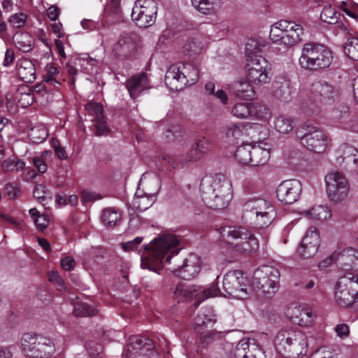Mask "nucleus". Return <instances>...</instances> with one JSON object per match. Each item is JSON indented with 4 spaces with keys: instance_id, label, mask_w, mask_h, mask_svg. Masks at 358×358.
<instances>
[{
    "instance_id": "nucleus-50",
    "label": "nucleus",
    "mask_w": 358,
    "mask_h": 358,
    "mask_svg": "<svg viewBox=\"0 0 358 358\" xmlns=\"http://www.w3.org/2000/svg\"><path fill=\"white\" fill-rule=\"evenodd\" d=\"M34 196L41 203L47 202L48 200L51 199L45 186L42 184L36 185Z\"/></svg>"
},
{
    "instance_id": "nucleus-57",
    "label": "nucleus",
    "mask_w": 358,
    "mask_h": 358,
    "mask_svg": "<svg viewBox=\"0 0 358 358\" xmlns=\"http://www.w3.org/2000/svg\"><path fill=\"white\" fill-rule=\"evenodd\" d=\"M203 156L210 149V143L205 137L199 138L193 145Z\"/></svg>"
},
{
    "instance_id": "nucleus-35",
    "label": "nucleus",
    "mask_w": 358,
    "mask_h": 358,
    "mask_svg": "<svg viewBox=\"0 0 358 358\" xmlns=\"http://www.w3.org/2000/svg\"><path fill=\"white\" fill-rule=\"evenodd\" d=\"M265 47L264 41H260L255 38H250L245 45V59L246 62L250 59H255L259 57H262L260 54Z\"/></svg>"
},
{
    "instance_id": "nucleus-8",
    "label": "nucleus",
    "mask_w": 358,
    "mask_h": 358,
    "mask_svg": "<svg viewBox=\"0 0 358 358\" xmlns=\"http://www.w3.org/2000/svg\"><path fill=\"white\" fill-rule=\"evenodd\" d=\"M334 301L341 307H350L358 301V275L341 277L334 287Z\"/></svg>"
},
{
    "instance_id": "nucleus-39",
    "label": "nucleus",
    "mask_w": 358,
    "mask_h": 358,
    "mask_svg": "<svg viewBox=\"0 0 358 358\" xmlns=\"http://www.w3.org/2000/svg\"><path fill=\"white\" fill-rule=\"evenodd\" d=\"M251 83L246 81H240L235 87V95L241 99H251L254 96V90L251 86Z\"/></svg>"
},
{
    "instance_id": "nucleus-38",
    "label": "nucleus",
    "mask_w": 358,
    "mask_h": 358,
    "mask_svg": "<svg viewBox=\"0 0 358 358\" xmlns=\"http://www.w3.org/2000/svg\"><path fill=\"white\" fill-rule=\"evenodd\" d=\"M251 109L252 119L268 121L272 117L270 110L262 104L252 103Z\"/></svg>"
},
{
    "instance_id": "nucleus-23",
    "label": "nucleus",
    "mask_w": 358,
    "mask_h": 358,
    "mask_svg": "<svg viewBox=\"0 0 358 358\" xmlns=\"http://www.w3.org/2000/svg\"><path fill=\"white\" fill-rule=\"evenodd\" d=\"M201 268V258L196 255H190L184 261L182 267L178 268V275L184 280H191L197 275Z\"/></svg>"
},
{
    "instance_id": "nucleus-25",
    "label": "nucleus",
    "mask_w": 358,
    "mask_h": 358,
    "mask_svg": "<svg viewBox=\"0 0 358 358\" xmlns=\"http://www.w3.org/2000/svg\"><path fill=\"white\" fill-rule=\"evenodd\" d=\"M126 87L133 99H136L144 90L151 87L148 76L144 73L128 79Z\"/></svg>"
},
{
    "instance_id": "nucleus-60",
    "label": "nucleus",
    "mask_w": 358,
    "mask_h": 358,
    "mask_svg": "<svg viewBox=\"0 0 358 358\" xmlns=\"http://www.w3.org/2000/svg\"><path fill=\"white\" fill-rule=\"evenodd\" d=\"M343 10L350 17L358 19V4L354 3L352 6L347 5L345 1H342Z\"/></svg>"
},
{
    "instance_id": "nucleus-11",
    "label": "nucleus",
    "mask_w": 358,
    "mask_h": 358,
    "mask_svg": "<svg viewBox=\"0 0 358 358\" xmlns=\"http://www.w3.org/2000/svg\"><path fill=\"white\" fill-rule=\"evenodd\" d=\"M222 286L227 294L238 299H246L252 292L248 280L238 270L230 271L224 275Z\"/></svg>"
},
{
    "instance_id": "nucleus-46",
    "label": "nucleus",
    "mask_w": 358,
    "mask_h": 358,
    "mask_svg": "<svg viewBox=\"0 0 358 358\" xmlns=\"http://www.w3.org/2000/svg\"><path fill=\"white\" fill-rule=\"evenodd\" d=\"M96 308L85 303H78L74 306L73 313L76 316L87 317L96 313Z\"/></svg>"
},
{
    "instance_id": "nucleus-12",
    "label": "nucleus",
    "mask_w": 358,
    "mask_h": 358,
    "mask_svg": "<svg viewBox=\"0 0 358 358\" xmlns=\"http://www.w3.org/2000/svg\"><path fill=\"white\" fill-rule=\"evenodd\" d=\"M326 191L333 201H341L345 199L350 192V186L345 175L335 171L328 173L324 178Z\"/></svg>"
},
{
    "instance_id": "nucleus-15",
    "label": "nucleus",
    "mask_w": 358,
    "mask_h": 358,
    "mask_svg": "<svg viewBox=\"0 0 358 358\" xmlns=\"http://www.w3.org/2000/svg\"><path fill=\"white\" fill-rule=\"evenodd\" d=\"M219 293L220 289L216 284H212L208 288L202 289L195 285L180 283L175 289L174 296L178 301L194 298L196 300V306H199L202 301L209 297L217 296Z\"/></svg>"
},
{
    "instance_id": "nucleus-6",
    "label": "nucleus",
    "mask_w": 358,
    "mask_h": 358,
    "mask_svg": "<svg viewBox=\"0 0 358 358\" xmlns=\"http://www.w3.org/2000/svg\"><path fill=\"white\" fill-rule=\"evenodd\" d=\"M199 78L197 69L190 63H178L167 70L164 81L171 90H181L192 85Z\"/></svg>"
},
{
    "instance_id": "nucleus-36",
    "label": "nucleus",
    "mask_w": 358,
    "mask_h": 358,
    "mask_svg": "<svg viewBox=\"0 0 358 358\" xmlns=\"http://www.w3.org/2000/svg\"><path fill=\"white\" fill-rule=\"evenodd\" d=\"M121 217V213L116 208H107L102 211L101 220L106 226H116L120 222Z\"/></svg>"
},
{
    "instance_id": "nucleus-48",
    "label": "nucleus",
    "mask_w": 358,
    "mask_h": 358,
    "mask_svg": "<svg viewBox=\"0 0 358 358\" xmlns=\"http://www.w3.org/2000/svg\"><path fill=\"white\" fill-rule=\"evenodd\" d=\"M85 110L90 116L94 118H99L103 115V106L101 103L89 101L85 105Z\"/></svg>"
},
{
    "instance_id": "nucleus-1",
    "label": "nucleus",
    "mask_w": 358,
    "mask_h": 358,
    "mask_svg": "<svg viewBox=\"0 0 358 358\" xmlns=\"http://www.w3.org/2000/svg\"><path fill=\"white\" fill-rule=\"evenodd\" d=\"M178 243V238L173 234H164L155 238L144 248L141 255V267L155 271L157 267L164 263L170 264L171 257L179 253Z\"/></svg>"
},
{
    "instance_id": "nucleus-9",
    "label": "nucleus",
    "mask_w": 358,
    "mask_h": 358,
    "mask_svg": "<svg viewBox=\"0 0 358 358\" xmlns=\"http://www.w3.org/2000/svg\"><path fill=\"white\" fill-rule=\"evenodd\" d=\"M280 273L278 268L268 265L258 268L254 272L253 284L266 298H271L279 288Z\"/></svg>"
},
{
    "instance_id": "nucleus-10",
    "label": "nucleus",
    "mask_w": 358,
    "mask_h": 358,
    "mask_svg": "<svg viewBox=\"0 0 358 358\" xmlns=\"http://www.w3.org/2000/svg\"><path fill=\"white\" fill-rule=\"evenodd\" d=\"M227 239L234 244L237 252L244 255L255 253L259 249V241L255 234L243 227H230Z\"/></svg>"
},
{
    "instance_id": "nucleus-37",
    "label": "nucleus",
    "mask_w": 358,
    "mask_h": 358,
    "mask_svg": "<svg viewBox=\"0 0 358 358\" xmlns=\"http://www.w3.org/2000/svg\"><path fill=\"white\" fill-rule=\"evenodd\" d=\"M252 103L237 102L231 108V114L238 119H250Z\"/></svg>"
},
{
    "instance_id": "nucleus-31",
    "label": "nucleus",
    "mask_w": 358,
    "mask_h": 358,
    "mask_svg": "<svg viewBox=\"0 0 358 358\" xmlns=\"http://www.w3.org/2000/svg\"><path fill=\"white\" fill-rule=\"evenodd\" d=\"M301 214L306 218L324 221L331 217V210L324 205H314L301 210Z\"/></svg>"
},
{
    "instance_id": "nucleus-20",
    "label": "nucleus",
    "mask_w": 358,
    "mask_h": 358,
    "mask_svg": "<svg viewBox=\"0 0 358 358\" xmlns=\"http://www.w3.org/2000/svg\"><path fill=\"white\" fill-rule=\"evenodd\" d=\"M298 136L301 140V143L314 152L322 153L327 149V136L315 127L309 128L302 136Z\"/></svg>"
},
{
    "instance_id": "nucleus-30",
    "label": "nucleus",
    "mask_w": 358,
    "mask_h": 358,
    "mask_svg": "<svg viewBox=\"0 0 358 358\" xmlns=\"http://www.w3.org/2000/svg\"><path fill=\"white\" fill-rule=\"evenodd\" d=\"M288 28L287 36H285V40L287 41L285 49L292 48L301 43L304 35L303 27L299 23L290 20Z\"/></svg>"
},
{
    "instance_id": "nucleus-21",
    "label": "nucleus",
    "mask_w": 358,
    "mask_h": 358,
    "mask_svg": "<svg viewBox=\"0 0 358 358\" xmlns=\"http://www.w3.org/2000/svg\"><path fill=\"white\" fill-rule=\"evenodd\" d=\"M310 90L315 101L322 103H331L338 95V91L334 86L322 80L313 83Z\"/></svg>"
},
{
    "instance_id": "nucleus-3",
    "label": "nucleus",
    "mask_w": 358,
    "mask_h": 358,
    "mask_svg": "<svg viewBox=\"0 0 358 358\" xmlns=\"http://www.w3.org/2000/svg\"><path fill=\"white\" fill-rule=\"evenodd\" d=\"M275 217L273 206L264 199L253 196L247 199L243 206V220L259 228L269 226Z\"/></svg>"
},
{
    "instance_id": "nucleus-51",
    "label": "nucleus",
    "mask_w": 358,
    "mask_h": 358,
    "mask_svg": "<svg viewBox=\"0 0 358 358\" xmlns=\"http://www.w3.org/2000/svg\"><path fill=\"white\" fill-rule=\"evenodd\" d=\"M308 336L307 348L308 346L314 348L321 344L324 340V334L322 331H313L309 332Z\"/></svg>"
},
{
    "instance_id": "nucleus-19",
    "label": "nucleus",
    "mask_w": 358,
    "mask_h": 358,
    "mask_svg": "<svg viewBox=\"0 0 358 358\" xmlns=\"http://www.w3.org/2000/svg\"><path fill=\"white\" fill-rule=\"evenodd\" d=\"M301 192V185L296 180H287L280 182L276 189V196L280 202L290 205L295 203Z\"/></svg>"
},
{
    "instance_id": "nucleus-64",
    "label": "nucleus",
    "mask_w": 358,
    "mask_h": 358,
    "mask_svg": "<svg viewBox=\"0 0 358 358\" xmlns=\"http://www.w3.org/2000/svg\"><path fill=\"white\" fill-rule=\"evenodd\" d=\"M34 222L38 229L43 230L49 223V220L45 215H40L34 219Z\"/></svg>"
},
{
    "instance_id": "nucleus-42",
    "label": "nucleus",
    "mask_w": 358,
    "mask_h": 358,
    "mask_svg": "<svg viewBox=\"0 0 358 358\" xmlns=\"http://www.w3.org/2000/svg\"><path fill=\"white\" fill-rule=\"evenodd\" d=\"M250 150L251 144H243L236 149L235 157L243 164L251 165Z\"/></svg>"
},
{
    "instance_id": "nucleus-4",
    "label": "nucleus",
    "mask_w": 358,
    "mask_h": 358,
    "mask_svg": "<svg viewBox=\"0 0 358 358\" xmlns=\"http://www.w3.org/2000/svg\"><path fill=\"white\" fill-rule=\"evenodd\" d=\"M333 53L326 46L314 43H306L299 59L302 69L317 71L329 68L333 62Z\"/></svg>"
},
{
    "instance_id": "nucleus-40",
    "label": "nucleus",
    "mask_w": 358,
    "mask_h": 358,
    "mask_svg": "<svg viewBox=\"0 0 358 358\" xmlns=\"http://www.w3.org/2000/svg\"><path fill=\"white\" fill-rule=\"evenodd\" d=\"M29 136L34 143L38 144L47 138L48 133L45 125L40 124L31 129Z\"/></svg>"
},
{
    "instance_id": "nucleus-26",
    "label": "nucleus",
    "mask_w": 358,
    "mask_h": 358,
    "mask_svg": "<svg viewBox=\"0 0 358 358\" xmlns=\"http://www.w3.org/2000/svg\"><path fill=\"white\" fill-rule=\"evenodd\" d=\"M290 20H281L270 27L269 38L275 44L286 48L285 36H287Z\"/></svg>"
},
{
    "instance_id": "nucleus-53",
    "label": "nucleus",
    "mask_w": 358,
    "mask_h": 358,
    "mask_svg": "<svg viewBox=\"0 0 358 358\" xmlns=\"http://www.w3.org/2000/svg\"><path fill=\"white\" fill-rule=\"evenodd\" d=\"M244 127V123L243 122L231 124L227 128V136L228 137L238 138L242 135Z\"/></svg>"
},
{
    "instance_id": "nucleus-17",
    "label": "nucleus",
    "mask_w": 358,
    "mask_h": 358,
    "mask_svg": "<svg viewBox=\"0 0 358 358\" xmlns=\"http://www.w3.org/2000/svg\"><path fill=\"white\" fill-rule=\"evenodd\" d=\"M287 318L294 324L302 327L312 326L316 319L313 309L305 305L289 306L285 313Z\"/></svg>"
},
{
    "instance_id": "nucleus-5",
    "label": "nucleus",
    "mask_w": 358,
    "mask_h": 358,
    "mask_svg": "<svg viewBox=\"0 0 358 358\" xmlns=\"http://www.w3.org/2000/svg\"><path fill=\"white\" fill-rule=\"evenodd\" d=\"M307 343V335L295 327L281 329L274 338L275 348L280 353L288 352L297 355L305 354Z\"/></svg>"
},
{
    "instance_id": "nucleus-61",
    "label": "nucleus",
    "mask_w": 358,
    "mask_h": 358,
    "mask_svg": "<svg viewBox=\"0 0 358 358\" xmlns=\"http://www.w3.org/2000/svg\"><path fill=\"white\" fill-rule=\"evenodd\" d=\"M18 99V103L21 107H27L34 102V96L31 92L20 94V96Z\"/></svg>"
},
{
    "instance_id": "nucleus-43",
    "label": "nucleus",
    "mask_w": 358,
    "mask_h": 358,
    "mask_svg": "<svg viewBox=\"0 0 358 358\" xmlns=\"http://www.w3.org/2000/svg\"><path fill=\"white\" fill-rule=\"evenodd\" d=\"M2 170L3 172H14L22 171L25 167V163L17 159H8L2 162Z\"/></svg>"
},
{
    "instance_id": "nucleus-55",
    "label": "nucleus",
    "mask_w": 358,
    "mask_h": 358,
    "mask_svg": "<svg viewBox=\"0 0 358 358\" xmlns=\"http://www.w3.org/2000/svg\"><path fill=\"white\" fill-rule=\"evenodd\" d=\"M48 279L50 282L54 284L59 291L65 289V286L63 280L59 276L58 272L50 271L48 273Z\"/></svg>"
},
{
    "instance_id": "nucleus-45",
    "label": "nucleus",
    "mask_w": 358,
    "mask_h": 358,
    "mask_svg": "<svg viewBox=\"0 0 358 358\" xmlns=\"http://www.w3.org/2000/svg\"><path fill=\"white\" fill-rule=\"evenodd\" d=\"M344 50L351 59L358 61V38H349L344 45Z\"/></svg>"
},
{
    "instance_id": "nucleus-47",
    "label": "nucleus",
    "mask_w": 358,
    "mask_h": 358,
    "mask_svg": "<svg viewBox=\"0 0 358 358\" xmlns=\"http://www.w3.org/2000/svg\"><path fill=\"white\" fill-rule=\"evenodd\" d=\"M340 14L331 6L325 7L323 8L320 17L321 20L328 24H336Z\"/></svg>"
},
{
    "instance_id": "nucleus-13",
    "label": "nucleus",
    "mask_w": 358,
    "mask_h": 358,
    "mask_svg": "<svg viewBox=\"0 0 358 358\" xmlns=\"http://www.w3.org/2000/svg\"><path fill=\"white\" fill-rule=\"evenodd\" d=\"M157 4L154 0H137L131 12L132 20L139 27L151 26L156 20Z\"/></svg>"
},
{
    "instance_id": "nucleus-2",
    "label": "nucleus",
    "mask_w": 358,
    "mask_h": 358,
    "mask_svg": "<svg viewBox=\"0 0 358 358\" xmlns=\"http://www.w3.org/2000/svg\"><path fill=\"white\" fill-rule=\"evenodd\" d=\"M200 189L203 201L211 208L223 209L233 198L232 184L221 174L204 177Z\"/></svg>"
},
{
    "instance_id": "nucleus-58",
    "label": "nucleus",
    "mask_w": 358,
    "mask_h": 358,
    "mask_svg": "<svg viewBox=\"0 0 358 358\" xmlns=\"http://www.w3.org/2000/svg\"><path fill=\"white\" fill-rule=\"evenodd\" d=\"M131 344L136 345L138 347H134L135 349H141L143 346H148L147 349L149 350L152 347V342L150 339L145 337L134 336L131 338Z\"/></svg>"
},
{
    "instance_id": "nucleus-49",
    "label": "nucleus",
    "mask_w": 358,
    "mask_h": 358,
    "mask_svg": "<svg viewBox=\"0 0 358 358\" xmlns=\"http://www.w3.org/2000/svg\"><path fill=\"white\" fill-rule=\"evenodd\" d=\"M27 20V14L23 12H20L10 15L8 19V22L12 27L20 28L25 24Z\"/></svg>"
},
{
    "instance_id": "nucleus-34",
    "label": "nucleus",
    "mask_w": 358,
    "mask_h": 358,
    "mask_svg": "<svg viewBox=\"0 0 358 358\" xmlns=\"http://www.w3.org/2000/svg\"><path fill=\"white\" fill-rule=\"evenodd\" d=\"M13 43L15 47L23 52L31 50L34 44V38L27 31H17L13 36Z\"/></svg>"
},
{
    "instance_id": "nucleus-16",
    "label": "nucleus",
    "mask_w": 358,
    "mask_h": 358,
    "mask_svg": "<svg viewBox=\"0 0 358 358\" xmlns=\"http://www.w3.org/2000/svg\"><path fill=\"white\" fill-rule=\"evenodd\" d=\"M215 322V317L211 308H206L195 319V329L201 334V342L205 346L221 337L219 332L208 329L213 326Z\"/></svg>"
},
{
    "instance_id": "nucleus-27",
    "label": "nucleus",
    "mask_w": 358,
    "mask_h": 358,
    "mask_svg": "<svg viewBox=\"0 0 358 358\" xmlns=\"http://www.w3.org/2000/svg\"><path fill=\"white\" fill-rule=\"evenodd\" d=\"M271 146L264 141L251 145V166L265 164L270 157Z\"/></svg>"
},
{
    "instance_id": "nucleus-33",
    "label": "nucleus",
    "mask_w": 358,
    "mask_h": 358,
    "mask_svg": "<svg viewBox=\"0 0 358 358\" xmlns=\"http://www.w3.org/2000/svg\"><path fill=\"white\" fill-rule=\"evenodd\" d=\"M192 6L204 15L215 14L222 6V0H191Z\"/></svg>"
},
{
    "instance_id": "nucleus-29",
    "label": "nucleus",
    "mask_w": 358,
    "mask_h": 358,
    "mask_svg": "<svg viewBox=\"0 0 358 358\" xmlns=\"http://www.w3.org/2000/svg\"><path fill=\"white\" fill-rule=\"evenodd\" d=\"M16 69L17 76L24 82L32 83L36 79V69L29 59H19L16 64Z\"/></svg>"
},
{
    "instance_id": "nucleus-32",
    "label": "nucleus",
    "mask_w": 358,
    "mask_h": 358,
    "mask_svg": "<svg viewBox=\"0 0 358 358\" xmlns=\"http://www.w3.org/2000/svg\"><path fill=\"white\" fill-rule=\"evenodd\" d=\"M274 96L282 101H288L292 94V87L289 80H275L273 85Z\"/></svg>"
},
{
    "instance_id": "nucleus-22",
    "label": "nucleus",
    "mask_w": 358,
    "mask_h": 358,
    "mask_svg": "<svg viewBox=\"0 0 358 358\" xmlns=\"http://www.w3.org/2000/svg\"><path fill=\"white\" fill-rule=\"evenodd\" d=\"M235 358H264V353L254 340L243 339L236 345Z\"/></svg>"
},
{
    "instance_id": "nucleus-54",
    "label": "nucleus",
    "mask_w": 358,
    "mask_h": 358,
    "mask_svg": "<svg viewBox=\"0 0 358 358\" xmlns=\"http://www.w3.org/2000/svg\"><path fill=\"white\" fill-rule=\"evenodd\" d=\"M131 46L132 44L129 38H122L115 44L114 50L119 53L126 54Z\"/></svg>"
},
{
    "instance_id": "nucleus-41",
    "label": "nucleus",
    "mask_w": 358,
    "mask_h": 358,
    "mask_svg": "<svg viewBox=\"0 0 358 358\" xmlns=\"http://www.w3.org/2000/svg\"><path fill=\"white\" fill-rule=\"evenodd\" d=\"M275 129L282 134H287L293 129V120L286 115H280L276 117L275 122Z\"/></svg>"
},
{
    "instance_id": "nucleus-59",
    "label": "nucleus",
    "mask_w": 358,
    "mask_h": 358,
    "mask_svg": "<svg viewBox=\"0 0 358 358\" xmlns=\"http://www.w3.org/2000/svg\"><path fill=\"white\" fill-rule=\"evenodd\" d=\"M203 156L199 151L194 146H192L191 150L188 152L185 157V162H196L201 159Z\"/></svg>"
},
{
    "instance_id": "nucleus-14",
    "label": "nucleus",
    "mask_w": 358,
    "mask_h": 358,
    "mask_svg": "<svg viewBox=\"0 0 358 358\" xmlns=\"http://www.w3.org/2000/svg\"><path fill=\"white\" fill-rule=\"evenodd\" d=\"M246 79L254 85H263L271 79V68L264 57L246 62Z\"/></svg>"
},
{
    "instance_id": "nucleus-62",
    "label": "nucleus",
    "mask_w": 358,
    "mask_h": 358,
    "mask_svg": "<svg viewBox=\"0 0 358 358\" xmlns=\"http://www.w3.org/2000/svg\"><path fill=\"white\" fill-rule=\"evenodd\" d=\"M313 355L317 358H334V352L327 347L320 348Z\"/></svg>"
},
{
    "instance_id": "nucleus-56",
    "label": "nucleus",
    "mask_w": 358,
    "mask_h": 358,
    "mask_svg": "<svg viewBox=\"0 0 358 358\" xmlns=\"http://www.w3.org/2000/svg\"><path fill=\"white\" fill-rule=\"evenodd\" d=\"M92 121L94 122V124L96 129V134L97 136H103L107 134L108 129L104 121L103 115H101L99 118H93Z\"/></svg>"
},
{
    "instance_id": "nucleus-18",
    "label": "nucleus",
    "mask_w": 358,
    "mask_h": 358,
    "mask_svg": "<svg viewBox=\"0 0 358 358\" xmlns=\"http://www.w3.org/2000/svg\"><path fill=\"white\" fill-rule=\"evenodd\" d=\"M320 243L321 238L318 229L315 227H310L297 248L296 254L303 258L312 257L317 252Z\"/></svg>"
},
{
    "instance_id": "nucleus-44",
    "label": "nucleus",
    "mask_w": 358,
    "mask_h": 358,
    "mask_svg": "<svg viewBox=\"0 0 358 358\" xmlns=\"http://www.w3.org/2000/svg\"><path fill=\"white\" fill-rule=\"evenodd\" d=\"M78 61L83 71L88 74H92L94 73V67L98 64V61L88 55H83L80 57Z\"/></svg>"
},
{
    "instance_id": "nucleus-24",
    "label": "nucleus",
    "mask_w": 358,
    "mask_h": 358,
    "mask_svg": "<svg viewBox=\"0 0 358 358\" xmlns=\"http://www.w3.org/2000/svg\"><path fill=\"white\" fill-rule=\"evenodd\" d=\"M157 192L158 189L155 192H145L144 189L138 187L130 203L131 208L141 212L146 210L155 203Z\"/></svg>"
},
{
    "instance_id": "nucleus-7",
    "label": "nucleus",
    "mask_w": 358,
    "mask_h": 358,
    "mask_svg": "<svg viewBox=\"0 0 358 358\" xmlns=\"http://www.w3.org/2000/svg\"><path fill=\"white\" fill-rule=\"evenodd\" d=\"M22 350L30 357L50 358L55 352L54 341L48 336L26 333L21 338Z\"/></svg>"
},
{
    "instance_id": "nucleus-28",
    "label": "nucleus",
    "mask_w": 358,
    "mask_h": 358,
    "mask_svg": "<svg viewBox=\"0 0 358 358\" xmlns=\"http://www.w3.org/2000/svg\"><path fill=\"white\" fill-rule=\"evenodd\" d=\"M338 264L345 270H358V250L347 248L338 253Z\"/></svg>"
},
{
    "instance_id": "nucleus-52",
    "label": "nucleus",
    "mask_w": 358,
    "mask_h": 358,
    "mask_svg": "<svg viewBox=\"0 0 358 358\" xmlns=\"http://www.w3.org/2000/svg\"><path fill=\"white\" fill-rule=\"evenodd\" d=\"M51 147L59 159L66 160L68 159V154L65 148L61 145L57 139L54 138L51 139Z\"/></svg>"
},
{
    "instance_id": "nucleus-63",
    "label": "nucleus",
    "mask_w": 358,
    "mask_h": 358,
    "mask_svg": "<svg viewBox=\"0 0 358 358\" xmlns=\"http://www.w3.org/2000/svg\"><path fill=\"white\" fill-rule=\"evenodd\" d=\"M46 161L41 158L40 157H35L33 159V164L37 169L38 172L44 173L48 169Z\"/></svg>"
}]
</instances>
